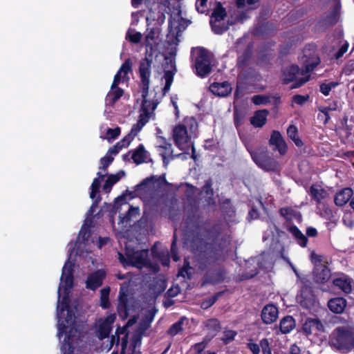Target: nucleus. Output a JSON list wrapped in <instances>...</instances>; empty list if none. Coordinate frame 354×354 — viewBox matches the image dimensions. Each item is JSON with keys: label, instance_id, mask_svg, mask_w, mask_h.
I'll return each mask as SVG.
<instances>
[{"label": "nucleus", "instance_id": "nucleus-1", "mask_svg": "<svg viewBox=\"0 0 354 354\" xmlns=\"http://www.w3.org/2000/svg\"><path fill=\"white\" fill-rule=\"evenodd\" d=\"M157 3L158 11L162 15L158 17L156 22L162 24L165 21V13L170 16L169 31L166 39L161 43L156 44V50L159 51V55H156V57H159L160 61L162 59V68L164 72L163 78L165 80L162 92L163 95H165L170 89L176 71L175 59L179 42L178 37L185 27L182 24L184 19L180 17L181 10L178 1L171 3L170 0H158Z\"/></svg>", "mask_w": 354, "mask_h": 354}, {"label": "nucleus", "instance_id": "nucleus-2", "mask_svg": "<svg viewBox=\"0 0 354 354\" xmlns=\"http://www.w3.org/2000/svg\"><path fill=\"white\" fill-rule=\"evenodd\" d=\"M150 50H146L145 57L140 62L139 66V73L142 84V102L140 109L139 117L144 118L149 121L151 115L155 111V101L148 100L147 97L149 93V77L151 74V65L153 62V55L155 53V48L151 46Z\"/></svg>", "mask_w": 354, "mask_h": 354}, {"label": "nucleus", "instance_id": "nucleus-3", "mask_svg": "<svg viewBox=\"0 0 354 354\" xmlns=\"http://www.w3.org/2000/svg\"><path fill=\"white\" fill-rule=\"evenodd\" d=\"M134 192L142 201L144 207H155V175H151L137 185Z\"/></svg>", "mask_w": 354, "mask_h": 354}, {"label": "nucleus", "instance_id": "nucleus-4", "mask_svg": "<svg viewBox=\"0 0 354 354\" xmlns=\"http://www.w3.org/2000/svg\"><path fill=\"white\" fill-rule=\"evenodd\" d=\"M143 0H131V5L134 8H137L142 4ZM145 4L148 9V14L146 16L147 21V31H149L145 35V46L146 50H150L148 45L154 48V39H155V27L152 24L155 21V14L153 12V6L155 5V0H145Z\"/></svg>", "mask_w": 354, "mask_h": 354}, {"label": "nucleus", "instance_id": "nucleus-5", "mask_svg": "<svg viewBox=\"0 0 354 354\" xmlns=\"http://www.w3.org/2000/svg\"><path fill=\"white\" fill-rule=\"evenodd\" d=\"M154 222L155 207H143V215L133 227L137 233L136 239L141 240L150 233L153 234Z\"/></svg>", "mask_w": 354, "mask_h": 354}, {"label": "nucleus", "instance_id": "nucleus-6", "mask_svg": "<svg viewBox=\"0 0 354 354\" xmlns=\"http://www.w3.org/2000/svg\"><path fill=\"white\" fill-rule=\"evenodd\" d=\"M330 344L338 350H350L354 347V333L338 327L331 334Z\"/></svg>", "mask_w": 354, "mask_h": 354}, {"label": "nucleus", "instance_id": "nucleus-7", "mask_svg": "<svg viewBox=\"0 0 354 354\" xmlns=\"http://www.w3.org/2000/svg\"><path fill=\"white\" fill-rule=\"evenodd\" d=\"M201 249L198 254L196 253V256L201 263L200 267L203 269L223 259V251L215 248L211 244H205Z\"/></svg>", "mask_w": 354, "mask_h": 354}, {"label": "nucleus", "instance_id": "nucleus-8", "mask_svg": "<svg viewBox=\"0 0 354 354\" xmlns=\"http://www.w3.org/2000/svg\"><path fill=\"white\" fill-rule=\"evenodd\" d=\"M195 68L196 74L204 77L212 71L211 55L209 53L203 48H198L194 50Z\"/></svg>", "mask_w": 354, "mask_h": 354}, {"label": "nucleus", "instance_id": "nucleus-9", "mask_svg": "<svg viewBox=\"0 0 354 354\" xmlns=\"http://www.w3.org/2000/svg\"><path fill=\"white\" fill-rule=\"evenodd\" d=\"M253 161L261 169L266 171H272L277 169V162L269 156L268 151L259 148L256 151L248 149Z\"/></svg>", "mask_w": 354, "mask_h": 354}, {"label": "nucleus", "instance_id": "nucleus-10", "mask_svg": "<svg viewBox=\"0 0 354 354\" xmlns=\"http://www.w3.org/2000/svg\"><path fill=\"white\" fill-rule=\"evenodd\" d=\"M129 259L130 266L139 269L149 268L152 272L155 273V263L150 261L148 250L133 251L130 253Z\"/></svg>", "mask_w": 354, "mask_h": 354}, {"label": "nucleus", "instance_id": "nucleus-11", "mask_svg": "<svg viewBox=\"0 0 354 354\" xmlns=\"http://www.w3.org/2000/svg\"><path fill=\"white\" fill-rule=\"evenodd\" d=\"M156 149L158 154L162 157L163 165L167 167L170 160L174 157H185L184 153H180L176 156L173 154L171 145L166 142L165 139L161 136H156Z\"/></svg>", "mask_w": 354, "mask_h": 354}, {"label": "nucleus", "instance_id": "nucleus-12", "mask_svg": "<svg viewBox=\"0 0 354 354\" xmlns=\"http://www.w3.org/2000/svg\"><path fill=\"white\" fill-rule=\"evenodd\" d=\"M192 135L188 133L187 127L183 124H179L174 129L173 137L176 146L181 150L193 147L191 142ZM194 149V147H192Z\"/></svg>", "mask_w": 354, "mask_h": 354}, {"label": "nucleus", "instance_id": "nucleus-13", "mask_svg": "<svg viewBox=\"0 0 354 354\" xmlns=\"http://www.w3.org/2000/svg\"><path fill=\"white\" fill-rule=\"evenodd\" d=\"M128 326L127 324L123 326L122 327L118 326L115 332V335L111 336L110 341V348L113 346V345H116L117 346L120 344L121 345V352L120 354H124L125 350L127 347L129 342V331Z\"/></svg>", "mask_w": 354, "mask_h": 354}, {"label": "nucleus", "instance_id": "nucleus-14", "mask_svg": "<svg viewBox=\"0 0 354 354\" xmlns=\"http://www.w3.org/2000/svg\"><path fill=\"white\" fill-rule=\"evenodd\" d=\"M128 290L122 286L120 288L119 295H118V304L117 306V311L119 317L124 320L127 319L129 315V312L131 310L129 306V295L127 293Z\"/></svg>", "mask_w": 354, "mask_h": 354}, {"label": "nucleus", "instance_id": "nucleus-15", "mask_svg": "<svg viewBox=\"0 0 354 354\" xmlns=\"http://www.w3.org/2000/svg\"><path fill=\"white\" fill-rule=\"evenodd\" d=\"M106 274V272L103 269L91 272L88 274L86 281V288L93 291L97 290L102 285Z\"/></svg>", "mask_w": 354, "mask_h": 354}, {"label": "nucleus", "instance_id": "nucleus-16", "mask_svg": "<svg viewBox=\"0 0 354 354\" xmlns=\"http://www.w3.org/2000/svg\"><path fill=\"white\" fill-rule=\"evenodd\" d=\"M302 330L307 335H319L324 332V327L318 319L307 318L303 324Z\"/></svg>", "mask_w": 354, "mask_h": 354}, {"label": "nucleus", "instance_id": "nucleus-17", "mask_svg": "<svg viewBox=\"0 0 354 354\" xmlns=\"http://www.w3.org/2000/svg\"><path fill=\"white\" fill-rule=\"evenodd\" d=\"M269 143L272 146H274V150H277L281 155H284L287 151L286 143L281 135L277 131H273L269 141Z\"/></svg>", "mask_w": 354, "mask_h": 354}, {"label": "nucleus", "instance_id": "nucleus-18", "mask_svg": "<svg viewBox=\"0 0 354 354\" xmlns=\"http://www.w3.org/2000/svg\"><path fill=\"white\" fill-rule=\"evenodd\" d=\"M331 273L326 265H317L314 268L313 280L317 283H324L330 278Z\"/></svg>", "mask_w": 354, "mask_h": 354}, {"label": "nucleus", "instance_id": "nucleus-19", "mask_svg": "<svg viewBox=\"0 0 354 354\" xmlns=\"http://www.w3.org/2000/svg\"><path fill=\"white\" fill-rule=\"evenodd\" d=\"M277 317L278 309L275 306L269 304L263 308L261 312V318L265 324H270L273 323L276 321Z\"/></svg>", "mask_w": 354, "mask_h": 354}, {"label": "nucleus", "instance_id": "nucleus-20", "mask_svg": "<svg viewBox=\"0 0 354 354\" xmlns=\"http://www.w3.org/2000/svg\"><path fill=\"white\" fill-rule=\"evenodd\" d=\"M210 91L215 95L225 97L232 91V87L227 82L213 83L209 86Z\"/></svg>", "mask_w": 354, "mask_h": 354}, {"label": "nucleus", "instance_id": "nucleus-21", "mask_svg": "<svg viewBox=\"0 0 354 354\" xmlns=\"http://www.w3.org/2000/svg\"><path fill=\"white\" fill-rule=\"evenodd\" d=\"M310 194L317 204H322L328 197L327 190L317 185H313L310 187Z\"/></svg>", "mask_w": 354, "mask_h": 354}, {"label": "nucleus", "instance_id": "nucleus-22", "mask_svg": "<svg viewBox=\"0 0 354 354\" xmlns=\"http://www.w3.org/2000/svg\"><path fill=\"white\" fill-rule=\"evenodd\" d=\"M154 316L155 306L150 309L148 314L142 317L136 331L144 334L145 331L149 328Z\"/></svg>", "mask_w": 354, "mask_h": 354}, {"label": "nucleus", "instance_id": "nucleus-23", "mask_svg": "<svg viewBox=\"0 0 354 354\" xmlns=\"http://www.w3.org/2000/svg\"><path fill=\"white\" fill-rule=\"evenodd\" d=\"M131 158L136 165H140L147 162L148 158V151L145 150L142 144H140L138 147L131 151Z\"/></svg>", "mask_w": 354, "mask_h": 354}, {"label": "nucleus", "instance_id": "nucleus-24", "mask_svg": "<svg viewBox=\"0 0 354 354\" xmlns=\"http://www.w3.org/2000/svg\"><path fill=\"white\" fill-rule=\"evenodd\" d=\"M333 283L335 287L338 288L345 293L348 294L351 292V279L344 274L333 279Z\"/></svg>", "mask_w": 354, "mask_h": 354}, {"label": "nucleus", "instance_id": "nucleus-25", "mask_svg": "<svg viewBox=\"0 0 354 354\" xmlns=\"http://www.w3.org/2000/svg\"><path fill=\"white\" fill-rule=\"evenodd\" d=\"M353 194V190L351 188L346 187L341 189L335 194L334 198L335 205L343 206L351 199Z\"/></svg>", "mask_w": 354, "mask_h": 354}, {"label": "nucleus", "instance_id": "nucleus-26", "mask_svg": "<svg viewBox=\"0 0 354 354\" xmlns=\"http://www.w3.org/2000/svg\"><path fill=\"white\" fill-rule=\"evenodd\" d=\"M346 306V301L342 297L331 299L328 302L329 309L335 313H342Z\"/></svg>", "mask_w": 354, "mask_h": 354}, {"label": "nucleus", "instance_id": "nucleus-27", "mask_svg": "<svg viewBox=\"0 0 354 354\" xmlns=\"http://www.w3.org/2000/svg\"><path fill=\"white\" fill-rule=\"evenodd\" d=\"M125 175V172L123 170H120L115 174H110L108 176L104 185L103 189L106 193L111 192L112 187L116 183H118L120 178Z\"/></svg>", "mask_w": 354, "mask_h": 354}, {"label": "nucleus", "instance_id": "nucleus-28", "mask_svg": "<svg viewBox=\"0 0 354 354\" xmlns=\"http://www.w3.org/2000/svg\"><path fill=\"white\" fill-rule=\"evenodd\" d=\"M268 115V111L266 109L258 111L250 118V122L255 127H261L265 124Z\"/></svg>", "mask_w": 354, "mask_h": 354}, {"label": "nucleus", "instance_id": "nucleus-29", "mask_svg": "<svg viewBox=\"0 0 354 354\" xmlns=\"http://www.w3.org/2000/svg\"><path fill=\"white\" fill-rule=\"evenodd\" d=\"M295 327V321L292 316H286L280 322L279 328L283 334L289 333Z\"/></svg>", "mask_w": 354, "mask_h": 354}, {"label": "nucleus", "instance_id": "nucleus-30", "mask_svg": "<svg viewBox=\"0 0 354 354\" xmlns=\"http://www.w3.org/2000/svg\"><path fill=\"white\" fill-rule=\"evenodd\" d=\"M139 214V208L129 206L128 211L124 215L120 216V222L126 225H131L133 218H136Z\"/></svg>", "mask_w": 354, "mask_h": 354}, {"label": "nucleus", "instance_id": "nucleus-31", "mask_svg": "<svg viewBox=\"0 0 354 354\" xmlns=\"http://www.w3.org/2000/svg\"><path fill=\"white\" fill-rule=\"evenodd\" d=\"M299 68L296 65H292L290 67L286 68L283 73V80L284 83L288 84L293 81L297 74L299 73Z\"/></svg>", "mask_w": 354, "mask_h": 354}, {"label": "nucleus", "instance_id": "nucleus-32", "mask_svg": "<svg viewBox=\"0 0 354 354\" xmlns=\"http://www.w3.org/2000/svg\"><path fill=\"white\" fill-rule=\"evenodd\" d=\"M147 122L148 120L144 118L139 117L137 123L132 126L130 132L127 135V138L132 141Z\"/></svg>", "mask_w": 354, "mask_h": 354}, {"label": "nucleus", "instance_id": "nucleus-33", "mask_svg": "<svg viewBox=\"0 0 354 354\" xmlns=\"http://www.w3.org/2000/svg\"><path fill=\"white\" fill-rule=\"evenodd\" d=\"M131 142L132 141L126 136L121 140L118 142L113 147L109 148L108 153L117 155L123 148L129 147Z\"/></svg>", "mask_w": 354, "mask_h": 354}, {"label": "nucleus", "instance_id": "nucleus-34", "mask_svg": "<svg viewBox=\"0 0 354 354\" xmlns=\"http://www.w3.org/2000/svg\"><path fill=\"white\" fill-rule=\"evenodd\" d=\"M124 90L117 86L114 89H111L106 95V100L111 105H113L122 95Z\"/></svg>", "mask_w": 354, "mask_h": 354}, {"label": "nucleus", "instance_id": "nucleus-35", "mask_svg": "<svg viewBox=\"0 0 354 354\" xmlns=\"http://www.w3.org/2000/svg\"><path fill=\"white\" fill-rule=\"evenodd\" d=\"M205 327L212 336H214L221 329L220 323L216 319L207 320L205 322Z\"/></svg>", "mask_w": 354, "mask_h": 354}, {"label": "nucleus", "instance_id": "nucleus-36", "mask_svg": "<svg viewBox=\"0 0 354 354\" xmlns=\"http://www.w3.org/2000/svg\"><path fill=\"white\" fill-rule=\"evenodd\" d=\"M210 24L216 34H222L228 29V24L225 21H218L216 19H211Z\"/></svg>", "mask_w": 354, "mask_h": 354}, {"label": "nucleus", "instance_id": "nucleus-37", "mask_svg": "<svg viewBox=\"0 0 354 354\" xmlns=\"http://www.w3.org/2000/svg\"><path fill=\"white\" fill-rule=\"evenodd\" d=\"M289 232L297 240L301 246L305 247L308 241L306 236L296 226L290 227Z\"/></svg>", "mask_w": 354, "mask_h": 354}, {"label": "nucleus", "instance_id": "nucleus-38", "mask_svg": "<svg viewBox=\"0 0 354 354\" xmlns=\"http://www.w3.org/2000/svg\"><path fill=\"white\" fill-rule=\"evenodd\" d=\"M288 136L292 140L295 145L300 147L303 145V142L298 138L297 136V128L295 125H290L287 129Z\"/></svg>", "mask_w": 354, "mask_h": 354}, {"label": "nucleus", "instance_id": "nucleus-39", "mask_svg": "<svg viewBox=\"0 0 354 354\" xmlns=\"http://www.w3.org/2000/svg\"><path fill=\"white\" fill-rule=\"evenodd\" d=\"M61 283H64V292L69 293L70 290L73 286L74 276L69 274L66 275H61Z\"/></svg>", "mask_w": 354, "mask_h": 354}, {"label": "nucleus", "instance_id": "nucleus-40", "mask_svg": "<svg viewBox=\"0 0 354 354\" xmlns=\"http://www.w3.org/2000/svg\"><path fill=\"white\" fill-rule=\"evenodd\" d=\"M144 334L135 331L131 337L130 343V348L133 353L136 351L137 348H139L141 345L142 338Z\"/></svg>", "mask_w": 354, "mask_h": 354}, {"label": "nucleus", "instance_id": "nucleus-41", "mask_svg": "<svg viewBox=\"0 0 354 354\" xmlns=\"http://www.w3.org/2000/svg\"><path fill=\"white\" fill-rule=\"evenodd\" d=\"M227 13L225 9L219 4L214 10L211 16V19H216L218 21H225L224 19Z\"/></svg>", "mask_w": 354, "mask_h": 354}, {"label": "nucleus", "instance_id": "nucleus-42", "mask_svg": "<svg viewBox=\"0 0 354 354\" xmlns=\"http://www.w3.org/2000/svg\"><path fill=\"white\" fill-rule=\"evenodd\" d=\"M112 330V326H107L106 324L101 322L97 330L98 338L101 340L108 337Z\"/></svg>", "mask_w": 354, "mask_h": 354}, {"label": "nucleus", "instance_id": "nucleus-43", "mask_svg": "<svg viewBox=\"0 0 354 354\" xmlns=\"http://www.w3.org/2000/svg\"><path fill=\"white\" fill-rule=\"evenodd\" d=\"M101 180L99 178H95L91 185L90 198L94 199L95 196L100 195V187Z\"/></svg>", "mask_w": 354, "mask_h": 354}, {"label": "nucleus", "instance_id": "nucleus-44", "mask_svg": "<svg viewBox=\"0 0 354 354\" xmlns=\"http://www.w3.org/2000/svg\"><path fill=\"white\" fill-rule=\"evenodd\" d=\"M337 102H334L333 104H330L328 106H320L318 108L319 111L322 113H324L326 115V118L324 120L325 124L326 123H328V122L329 121V120L330 118V115H329V112L332 111H335V110H337Z\"/></svg>", "mask_w": 354, "mask_h": 354}, {"label": "nucleus", "instance_id": "nucleus-45", "mask_svg": "<svg viewBox=\"0 0 354 354\" xmlns=\"http://www.w3.org/2000/svg\"><path fill=\"white\" fill-rule=\"evenodd\" d=\"M102 296L100 299V306L104 309H107L110 306V301L109 299V288H103L102 290Z\"/></svg>", "mask_w": 354, "mask_h": 354}, {"label": "nucleus", "instance_id": "nucleus-46", "mask_svg": "<svg viewBox=\"0 0 354 354\" xmlns=\"http://www.w3.org/2000/svg\"><path fill=\"white\" fill-rule=\"evenodd\" d=\"M184 319H181L178 322L174 323L168 330V333L171 335L174 336L181 332L183 330V323Z\"/></svg>", "mask_w": 354, "mask_h": 354}, {"label": "nucleus", "instance_id": "nucleus-47", "mask_svg": "<svg viewBox=\"0 0 354 354\" xmlns=\"http://www.w3.org/2000/svg\"><path fill=\"white\" fill-rule=\"evenodd\" d=\"M185 123L189 127V134H195L198 128L196 120L194 118H188L185 119Z\"/></svg>", "mask_w": 354, "mask_h": 354}, {"label": "nucleus", "instance_id": "nucleus-48", "mask_svg": "<svg viewBox=\"0 0 354 354\" xmlns=\"http://www.w3.org/2000/svg\"><path fill=\"white\" fill-rule=\"evenodd\" d=\"M113 160H114L113 157H112L110 155H108V153H107L105 156L101 158V159H100L101 167H100V169L103 171H106L107 169V168L109 167V166L112 163Z\"/></svg>", "mask_w": 354, "mask_h": 354}, {"label": "nucleus", "instance_id": "nucleus-49", "mask_svg": "<svg viewBox=\"0 0 354 354\" xmlns=\"http://www.w3.org/2000/svg\"><path fill=\"white\" fill-rule=\"evenodd\" d=\"M120 128L117 127L114 129L108 128L106 130L107 139L109 140L117 138L120 134Z\"/></svg>", "mask_w": 354, "mask_h": 354}, {"label": "nucleus", "instance_id": "nucleus-50", "mask_svg": "<svg viewBox=\"0 0 354 354\" xmlns=\"http://www.w3.org/2000/svg\"><path fill=\"white\" fill-rule=\"evenodd\" d=\"M132 63L130 59H127L124 61V62L121 65L118 72L121 74L124 73V75H127L129 72L131 71Z\"/></svg>", "mask_w": 354, "mask_h": 354}, {"label": "nucleus", "instance_id": "nucleus-51", "mask_svg": "<svg viewBox=\"0 0 354 354\" xmlns=\"http://www.w3.org/2000/svg\"><path fill=\"white\" fill-rule=\"evenodd\" d=\"M74 272V263L70 261L69 260H67L62 268V274L66 275V274H73Z\"/></svg>", "mask_w": 354, "mask_h": 354}, {"label": "nucleus", "instance_id": "nucleus-52", "mask_svg": "<svg viewBox=\"0 0 354 354\" xmlns=\"http://www.w3.org/2000/svg\"><path fill=\"white\" fill-rule=\"evenodd\" d=\"M319 64V58L317 57H314L312 62H306L305 64V72L306 73L313 71V69Z\"/></svg>", "mask_w": 354, "mask_h": 354}, {"label": "nucleus", "instance_id": "nucleus-53", "mask_svg": "<svg viewBox=\"0 0 354 354\" xmlns=\"http://www.w3.org/2000/svg\"><path fill=\"white\" fill-rule=\"evenodd\" d=\"M66 293V294L62 297L61 310L62 311H64L65 310H67L68 315H69V313H71V310L70 309V305H69L70 299H69V297H68V293L67 292Z\"/></svg>", "mask_w": 354, "mask_h": 354}, {"label": "nucleus", "instance_id": "nucleus-54", "mask_svg": "<svg viewBox=\"0 0 354 354\" xmlns=\"http://www.w3.org/2000/svg\"><path fill=\"white\" fill-rule=\"evenodd\" d=\"M219 295H220V293H218V294L214 295L213 297L209 298L208 299L203 301L201 304V307L203 309H207V308H209L216 302V301L218 299Z\"/></svg>", "mask_w": 354, "mask_h": 354}, {"label": "nucleus", "instance_id": "nucleus-55", "mask_svg": "<svg viewBox=\"0 0 354 354\" xmlns=\"http://www.w3.org/2000/svg\"><path fill=\"white\" fill-rule=\"evenodd\" d=\"M236 335V333L234 330L225 331L224 332L222 340L225 344H227L234 339Z\"/></svg>", "mask_w": 354, "mask_h": 354}, {"label": "nucleus", "instance_id": "nucleus-56", "mask_svg": "<svg viewBox=\"0 0 354 354\" xmlns=\"http://www.w3.org/2000/svg\"><path fill=\"white\" fill-rule=\"evenodd\" d=\"M142 34L140 32H136L132 35H127V39L133 44H138L142 39Z\"/></svg>", "mask_w": 354, "mask_h": 354}, {"label": "nucleus", "instance_id": "nucleus-57", "mask_svg": "<svg viewBox=\"0 0 354 354\" xmlns=\"http://www.w3.org/2000/svg\"><path fill=\"white\" fill-rule=\"evenodd\" d=\"M252 101L257 105L265 104L268 102V97L264 95H254L252 98Z\"/></svg>", "mask_w": 354, "mask_h": 354}, {"label": "nucleus", "instance_id": "nucleus-58", "mask_svg": "<svg viewBox=\"0 0 354 354\" xmlns=\"http://www.w3.org/2000/svg\"><path fill=\"white\" fill-rule=\"evenodd\" d=\"M309 98V95H295L292 97V102L299 105H303Z\"/></svg>", "mask_w": 354, "mask_h": 354}, {"label": "nucleus", "instance_id": "nucleus-59", "mask_svg": "<svg viewBox=\"0 0 354 354\" xmlns=\"http://www.w3.org/2000/svg\"><path fill=\"white\" fill-rule=\"evenodd\" d=\"M202 193H205L209 198L212 197L214 192L212 188V183L210 180L205 183V185L202 188Z\"/></svg>", "mask_w": 354, "mask_h": 354}, {"label": "nucleus", "instance_id": "nucleus-60", "mask_svg": "<svg viewBox=\"0 0 354 354\" xmlns=\"http://www.w3.org/2000/svg\"><path fill=\"white\" fill-rule=\"evenodd\" d=\"M130 252L127 253V257H126L122 253L118 252V259L119 261L124 267L130 266V259H129Z\"/></svg>", "mask_w": 354, "mask_h": 354}, {"label": "nucleus", "instance_id": "nucleus-61", "mask_svg": "<svg viewBox=\"0 0 354 354\" xmlns=\"http://www.w3.org/2000/svg\"><path fill=\"white\" fill-rule=\"evenodd\" d=\"M352 213L351 212L344 214L343 217L344 223L348 227H353L354 225V221L352 220Z\"/></svg>", "mask_w": 354, "mask_h": 354}, {"label": "nucleus", "instance_id": "nucleus-62", "mask_svg": "<svg viewBox=\"0 0 354 354\" xmlns=\"http://www.w3.org/2000/svg\"><path fill=\"white\" fill-rule=\"evenodd\" d=\"M101 196L100 195H98L97 196H95V198L93 200L89 209H88V214H93L94 212L95 211L96 208L98 207L99 203L101 201Z\"/></svg>", "mask_w": 354, "mask_h": 354}, {"label": "nucleus", "instance_id": "nucleus-63", "mask_svg": "<svg viewBox=\"0 0 354 354\" xmlns=\"http://www.w3.org/2000/svg\"><path fill=\"white\" fill-rule=\"evenodd\" d=\"M311 261L315 267H317V265H324L322 263V256L317 254L315 252H313L311 253Z\"/></svg>", "mask_w": 354, "mask_h": 354}, {"label": "nucleus", "instance_id": "nucleus-64", "mask_svg": "<svg viewBox=\"0 0 354 354\" xmlns=\"http://www.w3.org/2000/svg\"><path fill=\"white\" fill-rule=\"evenodd\" d=\"M207 0H196V8L198 12L203 13L205 11Z\"/></svg>", "mask_w": 354, "mask_h": 354}]
</instances>
